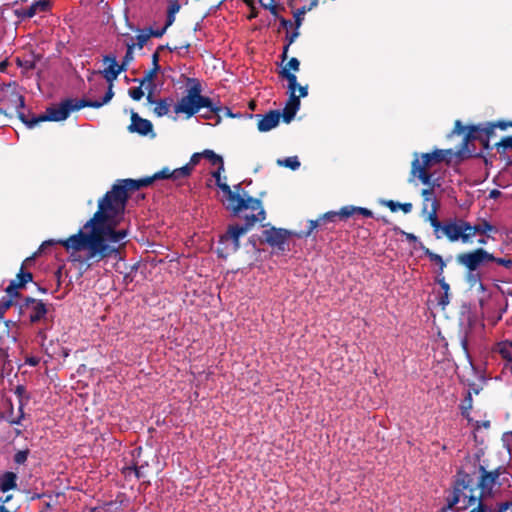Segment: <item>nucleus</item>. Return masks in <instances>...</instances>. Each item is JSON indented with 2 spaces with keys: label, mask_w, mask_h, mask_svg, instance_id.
Segmentation results:
<instances>
[{
  "label": "nucleus",
  "mask_w": 512,
  "mask_h": 512,
  "mask_svg": "<svg viewBox=\"0 0 512 512\" xmlns=\"http://www.w3.org/2000/svg\"><path fill=\"white\" fill-rule=\"evenodd\" d=\"M103 64L105 65L104 69L99 72V74H102L105 80L108 83V90L103 97L102 100H99V103H102V106L107 104L114 96L113 92V85L114 81L118 78V76L123 72L126 71L124 67L121 64H118L116 60V56L114 55H105L103 57ZM98 72L93 71L91 73V76L88 78V80L92 81V76L97 75Z\"/></svg>",
  "instance_id": "obj_10"
},
{
  "label": "nucleus",
  "mask_w": 512,
  "mask_h": 512,
  "mask_svg": "<svg viewBox=\"0 0 512 512\" xmlns=\"http://www.w3.org/2000/svg\"><path fill=\"white\" fill-rule=\"evenodd\" d=\"M26 459H27L26 452H18L15 455V462L18 464L24 463L26 461Z\"/></svg>",
  "instance_id": "obj_50"
},
{
  "label": "nucleus",
  "mask_w": 512,
  "mask_h": 512,
  "mask_svg": "<svg viewBox=\"0 0 512 512\" xmlns=\"http://www.w3.org/2000/svg\"><path fill=\"white\" fill-rule=\"evenodd\" d=\"M143 88H144V89H146V90H149V89H150L149 87H147V86H142V85L140 84V86H139V87L131 88V89L129 90V95H130V97H131L133 100H136V101L140 100V99L144 96V90H143Z\"/></svg>",
  "instance_id": "obj_36"
},
{
  "label": "nucleus",
  "mask_w": 512,
  "mask_h": 512,
  "mask_svg": "<svg viewBox=\"0 0 512 512\" xmlns=\"http://www.w3.org/2000/svg\"><path fill=\"white\" fill-rule=\"evenodd\" d=\"M281 75L288 82L289 99L283 110V118L286 123H289L300 108V97L307 96L308 88L307 86H300L297 83V76L287 71V69H283Z\"/></svg>",
  "instance_id": "obj_9"
},
{
  "label": "nucleus",
  "mask_w": 512,
  "mask_h": 512,
  "mask_svg": "<svg viewBox=\"0 0 512 512\" xmlns=\"http://www.w3.org/2000/svg\"><path fill=\"white\" fill-rule=\"evenodd\" d=\"M438 304L445 309V307L449 304V293L446 294L443 292V295L440 296Z\"/></svg>",
  "instance_id": "obj_48"
},
{
  "label": "nucleus",
  "mask_w": 512,
  "mask_h": 512,
  "mask_svg": "<svg viewBox=\"0 0 512 512\" xmlns=\"http://www.w3.org/2000/svg\"><path fill=\"white\" fill-rule=\"evenodd\" d=\"M322 222V220L317 219V220H311L309 222L310 224V227H309V231H308V234H310L316 227H318L320 225V223Z\"/></svg>",
  "instance_id": "obj_54"
},
{
  "label": "nucleus",
  "mask_w": 512,
  "mask_h": 512,
  "mask_svg": "<svg viewBox=\"0 0 512 512\" xmlns=\"http://www.w3.org/2000/svg\"><path fill=\"white\" fill-rule=\"evenodd\" d=\"M137 39V46L139 49H142L143 46L146 44V42L150 39V34L148 32V29L140 30L139 33L136 36Z\"/></svg>",
  "instance_id": "obj_37"
},
{
  "label": "nucleus",
  "mask_w": 512,
  "mask_h": 512,
  "mask_svg": "<svg viewBox=\"0 0 512 512\" xmlns=\"http://www.w3.org/2000/svg\"><path fill=\"white\" fill-rule=\"evenodd\" d=\"M203 158L207 159L212 165L223 169L224 161L222 156L216 154L213 150L206 149L203 151Z\"/></svg>",
  "instance_id": "obj_27"
},
{
  "label": "nucleus",
  "mask_w": 512,
  "mask_h": 512,
  "mask_svg": "<svg viewBox=\"0 0 512 512\" xmlns=\"http://www.w3.org/2000/svg\"><path fill=\"white\" fill-rule=\"evenodd\" d=\"M399 209H401L404 213H410L412 211L411 203H403L399 205Z\"/></svg>",
  "instance_id": "obj_53"
},
{
  "label": "nucleus",
  "mask_w": 512,
  "mask_h": 512,
  "mask_svg": "<svg viewBox=\"0 0 512 512\" xmlns=\"http://www.w3.org/2000/svg\"><path fill=\"white\" fill-rule=\"evenodd\" d=\"M153 111L158 117L165 116L169 112V104L165 100H160L158 102H155Z\"/></svg>",
  "instance_id": "obj_33"
},
{
  "label": "nucleus",
  "mask_w": 512,
  "mask_h": 512,
  "mask_svg": "<svg viewBox=\"0 0 512 512\" xmlns=\"http://www.w3.org/2000/svg\"><path fill=\"white\" fill-rule=\"evenodd\" d=\"M17 475L14 472H6L0 476V490L7 492L17 487Z\"/></svg>",
  "instance_id": "obj_23"
},
{
  "label": "nucleus",
  "mask_w": 512,
  "mask_h": 512,
  "mask_svg": "<svg viewBox=\"0 0 512 512\" xmlns=\"http://www.w3.org/2000/svg\"><path fill=\"white\" fill-rule=\"evenodd\" d=\"M493 262H496L497 264L499 265H502L506 268H511L512 267V259H504V258H496L494 257V260H492Z\"/></svg>",
  "instance_id": "obj_45"
},
{
  "label": "nucleus",
  "mask_w": 512,
  "mask_h": 512,
  "mask_svg": "<svg viewBox=\"0 0 512 512\" xmlns=\"http://www.w3.org/2000/svg\"><path fill=\"white\" fill-rule=\"evenodd\" d=\"M190 173H191L190 166H183L180 168H176V169L172 170L171 179L177 181V180L188 177L190 175Z\"/></svg>",
  "instance_id": "obj_31"
},
{
  "label": "nucleus",
  "mask_w": 512,
  "mask_h": 512,
  "mask_svg": "<svg viewBox=\"0 0 512 512\" xmlns=\"http://www.w3.org/2000/svg\"><path fill=\"white\" fill-rule=\"evenodd\" d=\"M202 108H208L211 112H218L219 107L215 106L212 100L201 95V87L196 84L187 90V94L183 96L174 106L176 114H184L186 118H191Z\"/></svg>",
  "instance_id": "obj_7"
},
{
  "label": "nucleus",
  "mask_w": 512,
  "mask_h": 512,
  "mask_svg": "<svg viewBox=\"0 0 512 512\" xmlns=\"http://www.w3.org/2000/svg\"><path fill=\"white\" fill-rule=\"evenodd\" d=\"M170 25H167V23L164 25V27L162 28H159V29H152V28H149L148 29V32L150 34V37L154 36V37H161L166 29L169 27Z\"/></svg>",
  "instance_id": "obj_42"
},
{
  "label": "nucleus",
  "mask_w": 512,
  "mask_h": 512,
  "mask_svg": "<svg viewBox=\"0 0 512 512\" xmlns=\"http://www.w3.org/2000/svg\"><path fill=\"white\" fill-rule=\"evenodd\" d=\"M495 355H499L504 361V370L512 373V342L503 341L493 349Z\"/></svg>",
  "instance_id": "obj_14"
},
{
  "label": "nucleus",
  "mask_w": 512,
  "mask_h": 512,
  "mask_svg": "<svg viewBox=\"0 0 512 512\" xmlns=\"http://www.w3.org/2000/svg\"><path fill=\"white\" fill-rule=\"evenodd\" d=\"M158 61H159L158 53H154L153 56H152L153 68L160 69Z\"/></svg>",
  "instance_id": "obj_56"
},
{
  "label": "nucleus",
  "mask_w": 512,
  "mask_h": 512,
  "mask_svg": "<svg viewBox=\"0 0 512 512\" xmlns=\"http://www.w3.org/2000/svg\"><path fill=\"white\" fill-rule=\"evenodd\" d=\"M224 189L221 201L232 213L238 214L242 210L251 209L257 211L256 215L250 217L253 222H261L265 219V211L261 201L242 191L240 184L234 185L233 188L224 185Z\"/></svg>",
  "instance_id": "obj_3"
},
{
  "label": "nucleus",
  "mask_w": 512,
  "mask_h": 512,
  "mask_svg": "<svg viewBox=\"0 0 512 512\" xmlns=\"http://www.w3.org/2000/svg\"><path fill=\"white\" fill-rule=\"evenodd\" d=\"M425 254L429 257L430 261L439 266V276L442 275L444 268L446 267V263L443 258L440 255L430 251L429 249L425 250Z\"/></svg>",
  "instance_id": "obj_30"
},
{
  "label": "nucleus",
  "mask_w": 512,
  "mask_h": 512,
  "mask_svg": "<svg viewBox=\"0 0 512 512\" xmlns=\"http://www.w3.org/2000/svg\"><path fill=\"white\" fill-rule=\"evenodd\" d=\"M32 260V257H29V258H26V260L24 261L23 265L27 264L28 262H30Z\"/></svg>",
  "instance_id": "obj_62"
},
{
  "label": "nucleus",
  "mask_w": 512,
  "mask_h": 512,
  "mask_svg": "<svg viewBox=\"0 0 512 512\" xmlns=\"http://www.w3.org/2000/svg\"><path fill=\"white\" fill-rule=\"evenodd\" d=\"M494 260L493 254L487 252L483 248L463 253L457 256L459 264L466 267L469 271H475L482 263Z\"/></svg>",
  "instance_id": "obj_12"
},
{
  "label": "nucleus",
  "mask_w": 512,
  "mask_h": 512,
  "mask_svg": "<svg viewBox=\"0 0 512 512\" xmlns=\"http://www.w3.org/2000/svg\"><path fill=\"white\" fill-rule=\"evenodd\" d=\"M254 223L255 222H253V219H250V217L247 216V223L245 225L230 226L227 232L220 238L219 243L222 247L218 248L219 254L223 257H226L227 255L236 252L240 245V237L245 235L254 225Z\"/></svg>",
  "instance_id": "obj_11"
},
{
  "label": "nucleus",
  "mask_w": 512,
  "mask_h": 512,
  "mask_svg": "<svg viewBox=\"0 0 512 512\" xmlns=\"http://www.w3.org/2000/svg\"><path fill=\"white\" fill-rule=\"evenodd\" d=\"M300 62L297 58H291L286 66L283 69H287V71L290 72V70H293L294 72H297L299 70Z\"/></svg>",
  "instance_id": "obj_40"
},
{
  "label": "nucleus",
  "mask_w": 512,
  "mask_h": 512,
  "mask_svg": "<svg viewBox=\"0 0 512 512\" xmlns=\"http://www.w3.org/2000/svg\"><path fill=\"white\" fill-rule=\"evenodd\" d=\"M32 280V274L30 272H23L21 269L17 274V279L12 281L9 286L6 288L8 294L13 295L16 293V290L20 287H23L26 283Z\"/></svg>",
  "instance_id": "obj_21"
},
{
  "label": "nucleus",
  "mask_w": 512,
  "mask_h": 512,
  "mask_svg": "<svg viewBox=\"0 0 512 512\" xmlns=\"http://www.w3.org/2000/svg\"><path fill=\"white\" fill-rule=\"evenodd\" d=\"M508 127H512V121H497L488 122L479 125H470L464 127L462 123L457 120L453 129V133L462 134L465 133L464 141L468 143L471 140L480 139L482 142H488L490 137L494 134L496 128L506 130Z\"/></svg>",
  "instance_id": "obj_8"
},
{
  "label": "nucleus",
  "mask_w": 512,
  "mask_h": 512,
  "mask_svg": "<svg viewBox=\"0 0 512 512\" xmlns=\"http://www.w3.org/2000/svg\"><path fill=\"white\" fill-rule=\"evenodd\" d=\"M277 164L279 166L287 167L291 170H297L300 167V161L297 156H291L285 159H278Z\"/></svg>",
  "instance_id": "obj_29"
},
{
  "label": "nucleus",
  "mask_w": 512,
  "mask_h": 512,
  "mask_svg": "<svg viewBox=\"0 0 512 512\" xmlns=\"http://www.w3.org/2000/svg\"><path fill=\"white\" fill-rule=\"evenodd\" d=\"M470 512H487V510L482 503H478V506L474 507Z\"/></svg>",
  "instance_id": "obj_55"
},
{
  "label": "nucleus",
  "mask_w": 512,
  "mask_h": 512,
  "mask_svg": "<svg viewBox=\"0 0 512 512\" xmlns=\"http://www.w3.org/2000/svg\"><path fill=\"white\" fill-rule=\"evenodd\" d=\"M158 71H159V69H157V68L150 69L145 74L144 78L140 81L141 85L142 86H147V87L151 88L152 85H153V79L156 76Z\"/></svg>",
  "instance_id": "obj_34"
},
{
  "label": "nucleus",
  "mask_w": 512,
  "mask_h": 512,
  "mask_svg": "<svg viewBox=\"0 0 512 512\" xmlns=\"http://www.w3.org/2000/svg\"><path fill=\"white\" fill-rule=\"evenodd\" d=\"M259 3L264 9L270 11L273 16L278 17L279 5L275 0H259Z\"/></svg>",
  "instance_id": "obj_32"
},
{
  "label": "nucleus",
  "mask_w": 512,
  "mask_h": 512,
  "mask_svg": "<svg viewBox=\"0 0 512 512\" xmlns=\"http://www.w3.org/2000/svg\"><path fill=\"white\" fill-rule=\"evenodd\" d=\"M471 341H472L471 337L469 336V334L467 332H465L464 335L461 337V345L465 351L468 350V346Z\"/></svg>",
  "instance_id": "obj_47"
},
{
  "label": "nucleus",
  "mask_w": 512,
  "mask_h": 512,
  "mask_svg": "<svg viewBox=\"0 0 512 512\" xmlns=\"http://www.w3.org/2000/svg\"><path fill=\"white\" fill-rule=\"evenodd\" d=\"M482 503L481 490L474 486V478L469 474H459L452 495L447 499V506L442 510L463 511Z\"/></svg>",
  "instance_id": "obj_2"
},
{
  "label": "nucleus",
  "mask_w": 512,
  "mask_h": 512,
  "mask_svg": "<svg viewBox=\"0 0 512 512\" xmlns=\"http://www.w3.org/2000/svg\"><path fill=\"white\" fill-rule=\"evenodd\" d=\"M499 195H500V191H498V190H492V191L490 192V195H489V196H490V198L495 199V198H497Z\"/></svg>",
  "instance_id": "obj_58"
},
{
  "label": "nucleus",
  "mask_w": 512,
  "mask_h": 512,
  "mask_svg": "<svg viewBox=\"0 0 512 512\" xmlns=\"http://www.w3.org/2000/svg\"><path fill=\"white\" fill-rule=\"evenodd\" d=\"M128 129L130 132L138 133L142 136L151 134L152 137H155L152 123L147 119L141 118L135 112H133L131 115V124L129 125Z\"/></svg>",
  "instance_id": "obj_13"
},
{
  "label": "nucleus",
  "mask_w": 512,
  "mask_h": 512,
  "mask_svg": "<svg viewBox=\"0 0 512 512\" xmlns=\"http://www.w3.org/2000/svg\"><path fill=\"white\" fill-rule=\"evenodd\" d=\"M26 307L29 311V318L31 322L41 320L47 313L46 305L40 300L28 298L26 301Z\"/></svg>",
  "instance_id": "obj_17"
},
{
  "label": "nucleus",
  "mask_w": 512,
  "mask_h": 512,
  "mask_svg": "<svg viewBox=\"0 0 512 512\" xmlns=\"http://www.w3.org/2000/svg\"><path fill=\"white\" fill-rule=\"evenodd\" d=\"M298 29L299 27L296 26V29L294 32L290 33V34H287L286 36V40H287V44L284 46V49H283V57H286L287 56V52L289 50V47L290 45L297 39V37L299 36V32H298Z\"/></svg>",
  "instance_id": "obj_38"
},
{
  "label": "nucleus",
  "mask_w": 512,
  "mask_h": 512,
  "mask_svg": "<svg viewBox=\"0 0 512 512\" xmlns=\"http://www.w3.org/2000/svg\"><path fill=\"white\" fill-rule=\"evenodd\" d=\"M50 7L48 0L36 1L27 9H17L15 14L17 17L25 19L34 17L39 11H46Z\"/></svg>",
  "instance_id": "obj_18"
},
{
  "label": "nucleus",
  "mask_w": 512,
  "mask_h": 512,
  "mask_svg": "<svg viewBox=\"0 0 512 512\" xmlns=\"http://www.w3.org/2000/svg\"><path fill=\"white\" fill-rule=\"evenodd\" d=\"M280 121V113L278 111H270L264 115L257 124L260 132H268L275 128Z\"/></svg>",
  "instance_id": "obj_19"
},
{
  "label": "nucleus",
  "mask_w": 512,
  "mask_h": 512,
  "mask_svg": "<svg viewBox=\"0 0 512 512\" xmlns=\"http://www.w3.org/2000/svg\"><path fill=\"white\" fill-rule=\"evenodd\" d=\"M496 231H497L496 227L491 225L486 220H482L477 225H471V231H469L470 243H472L473 238L475 237L476 234L487 235L489 233H494Z\"/></svg>",
  "instance_id": "obj_22"
},
{
  "label": "nucleus",
  "mask_w": 512,
  "mask_h": 512,
  "mask_svg": "<svg viewBox=\"0 0 512 512\" xmlns=\"http://www.w3.org/2000/svg\"><path fill=\"white\" fill-rule=\"evenodd\" d=\"M135 46V43H127V51L121 63L125 70H127L129 63L133 60V50Z\"/></svg>",
  "instance_id": "obj_35"
},
{
  "label": "nucleus",
  "mask_w": 512,
  "mask_h": 512,
  "mask_svg": "<svg viewBox=\"0 0 512 512\" xmlns=\"http://www.w3.org/2000/svg\"><path fill=\"white\" fill-rule=\"evenodd\" d=\"M84 107L100 108L102 107V103H99V100L75 101L72 99H66L57 105L47 108L45 113L38 117H33L31 120L26 121L25 123L29 128H33L40 122L44 121H64L69 117L71 112L80 110Z\"/></svg>",
  "instance_id": "obj_5"
},
{
  "label": "nucleus",
  "mask_w": 512,
  "mask_h": 512,
  "mask_svg": "<svg viewBox=\"0 0 512 512\" xmlns=\"http://www.w3.org/2000/svg\"><path fill=\"white\" fill-rule=\"evenodd\" d=\"M288 231L284 229L270 228L264 231V238L272 246L282 248L288 238Z\"/></svg>",
  "instance_id": "obj_16"
},
{
  "label": "nucleus",
  "mask_w": 512,
  "mask_h": 512,
  "mask_svg": "<svg viewBox=\"0 0 512 512\" xmlns=\"http://www.w3.org/2000/svg\"><path fill=\"white\" fill-rule=\"evenodd\" d=\"M437 281H438L439 285L441 286L443 292L448 294L449 290H450V287H449V284L445 281L444 277H439L438 276Z\"/></svg>",
  "instance_id": "obj_49"
},
{
  "label": "nucleus",
  "mask_w": 512,
  "mask_h": 512,
  "mask_svg": "<svg viewBox=\"0 0 512 512\" xmlns=\"http://www.w3.org/2000/svg\"><path fill=\"white\" fill-rule=\"evenodd\" d=\"M11 499V496H7L5 499V502L9 501Z\"/></svg>",
  "instance_id": "obj_64"
},
{
  "label": "nucleus",
  "mask_w": 512,
  "mask_h": 512,
  "mask_svg": "<svg viewBox=\"0 0 512 512\" xmlns=\"http://www.w3.org/2000/svg\"><path fill=\"white\" fill-rule=\"evenodd\" d=\"M187 0H170L168 7L167 25H172L175 20V15L181 8V5L186 3Z\"/></svg>",
  "instance_id": "obj_25"
},
{
  "label": "nucleus",
  "mask_w": 512,
  "mask_h": 512,
  "mask_svg": "<svg viewBox=\"0 0 512 512\" xmlns=\"http://www.w3.org/2000/svg\"><path fill=\"white\" fill-rule=\"evenodd\" d=\"M361 214L364 217H372L373 213L371 210L363 207H356V206H344L340 209L341 218H348L350 216H353L354 214Z\"/></svg>",
  "instance_id": "obj_24"
},
{
  "label": "nucleus",
  "mask_w": 512,
  "mask_h": 512,
  "mask_svg": "<svg viewBox=\"0 0 512 512\" xmlns=\"http://www.w3.org/2000/svg\"><path fill=\"white\" fill-rule=\"evenodd\" d=\"M317 5H318V0H312L309 6L301 7L294 12V18H295V23H296L297 27L301 26L302 21L304 19V15L308 14V11L312 10Z\"/></svg>",
  "instance_id": "obj_26"
},
{
  "label": "nucleus",
  "mask_w": 512,
  "mask_h": 512,
  "mask_svg": "<svg viewBox=\"0 0 512 512\" xmlns=\"http://www.w3.org/2000/svg\"><path fill=\"white\" fill-rule=\"evenodd\" d=\"M430 225L438 239L446 237L450 242L470 243L471 224L463 219L454 218L441 223L433 212Z\"/></svg>",
  "instance_id": "obj_6"
},
{
  "label": "nucleus",
  "mask_w": 512,
  "mask_h": 512,
  "mask_svg": "<svg viewBox=\"0 0 512 512\" xmlns=\"http://www.w3.org/2000/svg\"><path fill=\"white\" fill-rule=\"evenodd\" d=\"M337 217L341 218L340 210L337 211V212L336 211H329V212L323 214L320 217V220H322V222H325V221L334 222Z\"/></svg>",
  "instance_id": "obj_39"
},
{
  "label": "nucleus",
  "mask_w": 512,
  "mask_h": 512,
  "mask_svg": "<svg viewBox=\"0 0 512 512\" xmlns=\"http://www.w3.org/2000/svg\"><path fill=\"white\" fill-rule=\"evenodd\" d=\"M203 157V152L201 153H194L192 156H191V159H190V162L188 164H186L185 166H190L191 167V170L193 169L194 166H196L200 159Z\"/></svg>",
  "instance_id": "obj_43"
},
{
  "label": "nucleus",
  "mask_w": 512,
  "mask_h": 512,
  "mask_svg": "<svg viewBox=\"0 0 512 512\" xmlns=\"http://www.w3.org/2000/svg\"><path fill=\"white\" fill-rule=\"evenodd\" d=\"M280 22H281V25H282L284 28H289V27H291V26H292V22H291V21H289V20H286V19H283V18H282V19L280 20Z\"/></svg>",
  "instance_id": "obj_57"
},
{
  "label": "nucleus",
  "mask_w": 512,
  "mask_h": 512,
  "mask_svg": "<svg viewBox=\"0 0 512 512\" xmlns=\"http://www.w3.org/2000/svg\"><path fill=\"white\" fill-rule=\"evenodd\" d=\"M478 243H479L480 245H486V244H487V240H486L485 238H480V239L478 240Z\"/></svg>",
  "instance_id": "obj_59"
},
{
  "label": "nucleus",
  "mask_w": 512,
  "mask_h": 512,
  "mask_svg": "<svg viewBox=\"0 0 512 512\" xmlns=\"http://www.w3.org/2000/svg\"><path fill=\"white\" fill-rule=\"evenodd\" d=\"M472 407V398L471 394H468L467 399L465 400L464 404L462 405V414L470 421L468 410Z\"/></svg>",
  "instance_id": "obj_41"
},
{
  "label": "nucleus",
  "mask_w": 512,
  "mask_h": 512,
  "mask_svg": "<svg viewBox=\"0 0 512 512\" xmlns=\"http://www.w3.org/2000/svg\"><path fill=\"white\" fill-rule=\"evenodd\" d=\"M510 507H512V502H503V503H500L497 507V510L496 512H505L506 510H508Z\"/></svg>",
  "instance_id": "obj_51"
},
{
  "label": "nucleus",
  "mask_w": 512,
  "mask_h": 512,
  "mask_svg": "<svg viewBox=\"0 0 512 512\" xmlns=\"http://www.w3.org/2000/svg\"><path fill=\"white\" fill-rule=\"evenodd\" d=\"M408 239H410V240H416V236H414L413 234H409V235H408Z\"/></svg>",
  "instance_id": "obj_61"
},
{
  "label": "nucleus",
  "mask_w": 512,
  "mask_h": 512,
  "mask_svg": "<svg viewBox=\"0 0 512 512\" xmlns=\"http://www.w3.org/2000/svg\"><path fill=\"white\" fill-rule=\"evenodd\" d=\"M499 477L498 472H484L479 481L474 480V486L479 487L481 490V497H485L486 495H490L496 481Z\"/></svg>",
  "instance_id": "obj_15"
},
{
  "label": "nucleus",
  "mask_w": 512,
  "mask_h": 512,
  "mask_svg": "<svg viewBox=\"0 0 512 512\" xmlns=\"http://www.w3.org/2000/svg\"><path fill=\"white\" fill-rule=\"evenodd\" d=\"M451 149H435L430 153H414V159L411 163V178H418L422 184L430 186L432 184V174L429 172L434 166L444 161H449L453 155Z\"/></svg>",
  "instance_id": "obj_4"
},
{
  "label": "nucleus",
  "mask_w": 512,
  "mask_h": 512,
  "mask_svg": "<svg viewBox=\"0 0 512 512\" xmlns=\"http://www.w3.org/2000/svg\"><path fill=\"white\" fill-rule=\"evenodd\" d=\"M497 146L503 147L504 149H512V136L502 138Z\"/></svg>",
  "instance_id": "obj_44"
},
{
  "label": "nucleus",
  "mask_w": 512,
  "mask_h": 512,
  "mask_svg": "<svg viewBox=\"0 0 512 512\" xmlns=\"http://www.w3.org/2000/svg\"><path fill=\"white\" fill-rule=\"evenodd\" d=\"M225 171V167L223 166V169H220L218 167L215 171L212 172V177L215 179L216 185L221 190V192H224V185L229 186L227 183V177L223 176L222 174Z\"/></svg>",
  "instance_id": "obj_28"
},
{
  "label": "nucleus",
  "mask_w": 512,
  "mask_h": 512,
  "mask_svg": "<svg viewBox=\"0 0 512 512\" xmlns=\"http://www.w3.org/2000/svg\"><path fill=\"white\" fill-rule=\"evenodd\" d=\"M171 173L172 170L165 167L151 177L119 180L99 199L97 211L77 233L63 240L44 241L36 254L41 253L47 246L61 244L69 253L71 261L79 263L85 269L108 258L120 259V249L125 244L127 231L116 230V227L124 218L128 191L148 186L155 179H171Z\"/></svg>",
  "instance_id": "obj_1"
},
{
  "label": "nucleus",
  "mask_w": 512,
  "mask_h": 512,
  "mask_svg": "<svg viewBox=\"0 0 512 512\" xmlns=\"http://www.w3.org/2000/svg\"><path fill=\"white\" fill-rule=\"evenodd\" d=\"M503 441L506 444L508 450L512 451V432H507L503 435Z\"/></svg>",
  "instance_id": "obj_46"
},
{
  "label": "nucleus",
  "mask_w": 512,
  "mask_h": 512,
  "mask_svg": "<svg viewBox=\"0 0 512 512\" xmlns=\"http://www.w3.org/2000/svg\"><path fill=\"white\" fill-rule=\"evenodd\" d=\"M384 204L391 209V211L395 212L399 209L400 203L394 202L392 200L384 202Z\"/></svg>",
  "instance_id": "obj_52"
},
{
  "label": "nucleus",
  "mask_w": 512,
  "mask_h": 512,
  "mask_svg": "<svg viewBox=\"0 0 512 512\" xmlns=\"http://www.w3.org/2000/svg\"><path fill=\"white\" fill-rule=\"evenodd\" d=\"M422 197L424 201L423 210L428 213L427 220L429 223L431 222L432 213L435 212V216H437L438 203L436 198L434 197L432 189H423Z\"/></svg>",
  "instance_id": "obj_20"
},
{
  "label": "nucleus",
  "mask_w": 512,
  "mask_h": 512,
  "mask_svg": "<svg viewBox=\"0 0 512 512\" xmlns=\"http://www.w3.org/2000/svg\"><path fill=\"white\" fill-rule=\"evenodd\" d=\"M483 426H484L485 428L489 427V422H488V421L483 422Z\"/></svg>",
  "instance_id": "obj_63"
},
{
  "label": "nucleus",
  "mask_w": 512,
  "mask_h": 512,
  "mask_svg": "<svg viewBox=\"0 0 512 512\" xmlns=\"http://www.w3.org/2000/svg\"><path fill=\"white\" fill-rule=\"evenodd\" d=\"M0 512H10L5 506H0Z\"/></svg>",
  "instance_id": "obj_60"
}]
</instances>
